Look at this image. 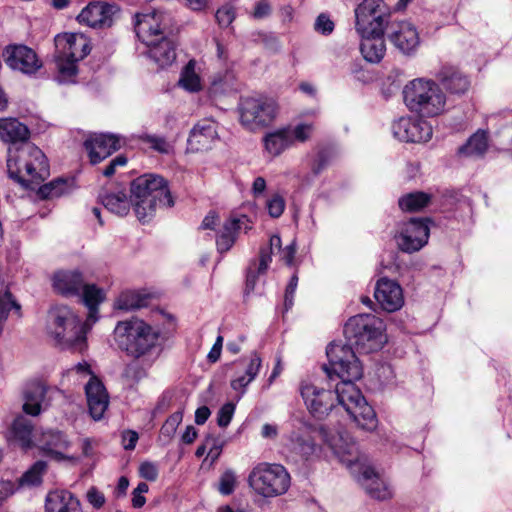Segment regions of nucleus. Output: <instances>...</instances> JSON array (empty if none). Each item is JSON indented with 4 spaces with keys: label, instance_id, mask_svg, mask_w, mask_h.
<instances>
[{
    "label": "nucleus",
    "instance_id": "obj_35",
    "mask_svg": "<svg viewBox=\"0 0 512 512\" xmlns=\"http://www.w3.org/2000/svg\"><path fill=\"white\" fill-rule=\"evenodd\" d=\"M47 392L46 386L41 382H32L24 391L23 411L31 416L41 413L42 403Z\"/></svg>",
    "mask_w": 512,
    "mask_h": 512
},
{
    "label": "nucleus",
    "instance_id": "obj_32",
    "mask_svg": "<svg viewBox=\"0 0 512 512\" xmlns=\"http://www.w3.org/2000/svg\"><path fill=\"white\" fill-rule=\"evenodd\" d=\"M69 447V441L66 436L60 431L48 430L42 433L39 439V448L47 456L62 460L66 457L63 455L62 450Z\"/></svg>",
    "mask_w": 512,
    "mask_h": 512
},
{
    "label": "nucleus",
    "instance_id": "obj_10",
    "mask_svg": "<svg viewBox=\"0 0 512 512\" xmlns=\"http://www.w3.org/2000/svg\"><path fill=\"white\" fill-rule=\"evenodd\" d=\"M57 55L55 57L60 84L74 83L77 75L76 63L91 51L89 39L80 33H66L55 38Z\"/></svg>",
    "mask_w": 512,
    "mask_h": 512
},
{
    "label": "nucleus",
    "instance_id": "obj_29",
    "mask_svg": "<svg viewBox=\"0 0 512 512\" xmlns=\"http://www.w3.org/2000/svg\"><path fill=\"white\" fill-rule=\"evenodd\" d=\"M54 290L65 296H80L84 279L78 270H60L52 278Z\"/></svg>",
    "mask_w": 512,
    "mask_h": 512
},
{
    "label": "nucleus",
    "instance_id": "obj_62",
    "mask_svg": "<svg viewBox=\"0 0 512 512\" xmlns=\"http://www.w3.org/2000/svg\"><path fill=\"white\" fill-rule=\"evenodd\" d=\"M219 217L216 212H209L202 221L201 228L202 229H215L218 223Z\"/></svg>",
    "mask_w": 512,
    "mask_h": 512
},
{
    "label": "nucleus",
    "instance_id": "obj_48",
    "mask_svg": "<svg viewBox=\"0 0 512 512\" xmlns=\"http://www.w3.org/2000/svg\"><path fill=\"white\" fill-rule=\"evenodd\" d=\"M182 419L183 414L180 411L170 415L161 427L160 439H164L166 442H169L176 433L177 427L182 422Z\"/></svg>",
    "mask_w": 512,
    "mask_h": 512
},
{
    "label": "nucleus",
    "instance_id": "obj_34",
    "mask_svg": "<svg viewBox=\"0 0 512 512\" xmlns=\"http://www.w3.org/2000/svg\"><path fill=\"white\" fill-rule=\"evenodd\" d=\"M149 47V57L153 59L160 67H165L174 62L176 59V50L174 42L162 36L160 40H154Z\"/></svg>",
    "mask_w": 512,
    "mask_h": 512
},
{
    "label": "nucleus",
    "instance_id": "obj_61",
    "mask_svg": "<svg viewBox=\"0 0 512 512\" xmlns=\"http://www.w3.org/2000/svg\"><path fill=\"white\" fill-rule=\"evenodd\" d=\"M138 434L135 431L127 430L122 434V444L125 450H133L138 441Z\"/></svg>",
    "mask_w": 512,
    "mask_h": 512
},
{
    "label": "nucleus",
    "instance_id": "obj_5",
    "mask_svg": "<svg viewBox=\"0 0 512 512\" xmlns=\"http://www.w3.org/2000/svg\"><path fill=\"white\" fill-rule=\"evenodd\" d=\"M92 325L87 320L82 322L68 306L60 305L49 310L46 331L62 349L82 352L86 348L87 332Z\"/></svg>",
    "mask_w": 512,
    "mask_h": 512
},
{
    "label": "nucleus",
    "instance_id": "obj_57",
    "mask_svg": "<svg viewBox=\"0 0 512 512\" xmlns=\"http://www.w3.org/2000/svg\"><path fill=\"white\" fill-rule=\"evenodd\" d=\"M272 12L270 3L267 0L258 1L255 4L251 17L256 20L267 18Z\"/></svg>",
    "mask_w": 512,
    "mask_h": 512
},
{
    "label": "nucleus",
    "instance_id": "obj_46",
    "mask_svg": "<svg viewBox=\"0 0 512 512\" xmlns=\"http://www.w3.org/2000/svg\"><path fill=\"white\" fill-rule=\"evenodd\" d=\"M236 15L235 0H229L217 9L215 19L220 28H228L236 19Z\"/></svg>",
    "mask_w": 512,
    "mask_h": 512
},
{
    "label": "nucleus",
    "instance_id": "obj_44",
    "mask_svg": "<svg viewBox=\"0 0 512 512\" xmlns=\"http://www.w3.org/2000/svg\"><path fill=\"white\" fill-rule=\"evenodd\" d=\"M196 61L190 60L182 69L178 81L180 87L189 92H197L202 88L200 76L195 71Z\"/></svg>",
    "mask_w": 512,
    "mask_h": 512
},
{
    "label": "nucleus",
    "instance_id": "obj_9",
    "mask_svg": "<svg viewBox=\"0 0 512 512\" xmlns=\"http://www.w3.org/2000/svg\"><path fill=\"white\" fill-rule=\"evenodd\" d=\"M344 335L348 342L346 347L354 353L353 348L359 353L376 352L387 342L385 324L373 314H357L350 317L344 326Z\"/></svg>",
    "mask_w": 512,
    "mask_h": 512
},
{
    "label": "nucleus",
    "instance_id": "obj_43",
    "mask_svg": "<svg viewBox=\"0 0 512 512\" xmlns=\"http://www.w3.org/2000/svg\"><path fill=\"white\" fill-rule=\"evenodd\" d=\"M288 449L295 454L307 459L315 452V443L309 436H301L296 432H293L286 444Z\"/></svg>",
    "mask_w": 512,
    "mask_h": 512
},
{
    "label": "nucleus",
    "instance_id": "obj_7",
    "mask_svg": "<svg viewBox=\"0 0 512 512\" xmlns=\"http://www.w3.org/2000/svg\"><path fill=\"white\" fill-rule=\"evenodd\" d=\"M131 205L138 220L148 222L157 207L174 205L167 181L155 174H144L131 183Z\"/></svg>",
    "mask_w": 512,
    "mask_h": 512
},
{
    "label": "nucleus",
    "instance_id": "obj_59",
    "mask_svg": "<svg viewBox=\"0 0 512 512\" xmlns=\"http://www.w3.org/2000/svg\"><path fill=\"white\" fill-rule=\"evenodd\" d=\"M87 501L95 508L100 509L105 503V496L102 492H100L96 487H91L88 489Z\"/></svg>",
    "mask_w": 512,
    "mask_h": 512
},
{
    "label": "nucleus",
    "instance_id": "obj_11",
    "mask_svg": "<svg viewBox=\"0 0 512 512\" xmlns=\"http://www.w3.org/2000/svg\"><path fill=\"white\" fill-rule=\"evenodd\" d=\"M354 13L359 35H384L392 22L390 7L383 0H363Z\"/></svg>",
    "mask_w": 512,
    "mask_h": 512
},
{
    "label": "nucleus",
    "instance_id": "obj_56",
    "mask_svg": "<svg viewBox=\"0 0 512 512\" xmlns=\"http://www.w3.org/2000/svg\"><path fill=\"white\" fill-rule=\"evenodd\" d=\"M139 474L145 480L155 481L158 477V468L156 464L146 461L141 463L139 467Z\"/></svg>",
    "mask_w": 512,
    "mask_h": 512
},
{
    "label": "nucleus",
    "instance_id": "obj_4",
    "mask_svg": "<svg viewBox=\"0 0 512 512\" xmlns=\"http://www.w3.org/2000/svg\"><path fill=\"white\" fill-rule=\"evenodd\" d=\"M329 445L339 459L360 483L370 497L384 501L392 497L388 483L367 463L356 443L347 431H339L329 440Z\"/></svg>",
    "mask_w": 512,
    "mask_h": 512
},
{
    "label": "nucleus",
    "instance_id": "obj_30",
    "mask_svg": "<svg viewBox=\"0 0 512 512\" xmlns=\"http://www.w3.org/2000/svg\"><path fill=\"white\" fill-rule=\"evenodd\" d=\"M45 512H83L79 499L67 490L50 491L46 496Z\"/></svg>",
    "mask_w": 512,
    "mask_h": 512
},
{
    "label": "nucleus",
    "instance_id": "obj_19",
    "mask_svg": "<svg viewBox=\"0 0 512 512\" xmlns=\"http://www.w3.org/2000/svg\"><path fill=\"white\" fill-rule=\"evenodd\" d=\"M392 133L401 142L422 143L432 138L433 129L429 122L407 116L393 122Z\"/></svg>",
    "mask_w": 512,
    "mask_h": 512
},
{
    "label": "nucleus",
    "instance_id": "obj_1",
    "mask_svg": "<svg viewBox=\"0 0 512 512\" xmlns=\"http://www.w3.org/2000/svg\"><path fill=\"white\" fill-rule=\"evenodd\" d=\"M326 355L328 364L323 366V370L328 379L341 380L333 392L335 402L345 409L360 428L374 430L377 426L376 414L354 383L363 373L356 354L349 347L332 342L326 348Z\"/></svg>",
    "mask_w": 512,
    "mask_h": 512
},
{
    "label": "nucleus",
    "instance_id": "obj_24",
    "mask_svg": "<svg viewBox=\"0 0 512 512\" xmlns=\"http://www.w3.org/2000/svg\"><path fill=\"white\" fill-rule=\"evenodd\" d=\"M435 81L445 93L461 97L468 93L471 80L462 70L453 65H443L435 73Z\"/></svg>",
    "mask_w": 512,
    "mask_h": 512
},
{
    "label": "nucleus",
    "instance_id": "obj_2",
    "mask_svg": "<svg viewBox=\"0 0 512 512\" xmlns=\"http://www.w3.org/2000/svg\"><path fill=\"white\" fill-rule=\"evenodd\" d=\"M326 355L328 364L323 366V370L328 379L341 380L333 392L335 402L345 409L360 428L374 430L377 426L376 414L354 383L363 373L356 354L349 347L332 342L326 348Z\"/></svg>",
    "mask_w": 512,
    "mask_h": 512
},
{
    "label": "nucleus",
    "instance_id": "obj_50",
    "mask_svg": "<svg viewBox=\"0 0 512 512\" xmlns=\"http://www.w3.org/2000/svg\"><path fill=\"white\" fill-rule=\"evenodd\" d=\"M143 141L148 143L152 149L162 154H169L173 150L172 144L162 136L145 135Z\"/></svg>",
    "mask_w": 512,
    "mask_h": 512
},
{
    "label": "nucleus",
    "instance_id": "obj_54",
    "mask_svg": "<svg viewBox=\"0 0 512 512\" xmlns=\"http://www.w3.org/2000/svg\"><path fill=\"white\" fill-rule=\"evenodd\" d=\"M236 405L232 402L225 403L218 411L217 423L220 427H227L234 415Z\"/></svg>",
    "mask_w": 512,
    "mask_h": 512
},
{
    "label": "nucleus",
    "instance_id": "obj_55",
    "mask_svg": "<svg viewBox=\"0 0 512 512\" xmlns=\"http://www.w3.org/2000/svg\"><path fill=\"white\" fill-rule=\"evenodd\" d=\"M235 475L232 471H226L220 479L219 491L223 495H229L235 488Z\"/></svg>",
    "mask_w": 512,
    "mask_h": 512
},
{
    "label": "nucleus",
    "instance_id": "obj_53",
    "mask_svg": "<svg viewBox=\"0 0 512 512\" xmlns=\"http://www.w3.org/2000/svg\"><path fill=\"white\" fill-rule=\"evenodd\" d=\"M207 457L211 462H215L221 455L223 448V441L219 437L209 435L206 437Z\"/></svg>",
    "mask_w": 512,
    "mask_h": 512
},
{
    "label": "nucleus",
    "instance_id": "obj_47",
    "mask_svg": "<svg viewBox=\"0 0 512 512\" xmlns=\"http://www.w3.org/2000/svg\"><path fill=\"white\" fill-rule=\"evenodd\" d=\"M67 190V181L63 179H57L41 186L39 188V195L42 198H56L65 194Z\"/></svg>",
    "mask_w": 512,
    "mask_h": 512
},
{
    "label": "nucleus",
    "instance_id": "obj_39",
    "mask_svg": "<svg viewBox=\"0 0 512 512\" xmlns=\"http://www.w3.org/2000/svg\"><path fill=\"white\" fill-rule=\"evenodd\" d=\"M99 199L107 210L116 215L125 216L130 210L131 199L123 191L101 193Z\"/></svg>",
    "mask_w": 512,
    "mask_h": 512
},
{
    "label": "nucleus",
    "instance_id": "obj_17",
    "mask_svg": "<svg viewBox=\"0 0 512 512\" xmlns=\"http://www.w3.org/2000/svg\"><path fill=\"white\" fill-rule=\"evenodd\" d=\"M313 130L310 124H298L295 127H284L267 133L264 138L266 152L275 157L279 156L295 142H305Z\"/></svg>",
    "mask_w": 512,
    "mask_h": 512
},
{
    "label": "nucleus",
    "instance_id": "obj_52",
    "mask_svg": "<svg viewBox=\"0 0 512 512\" xmlns=\"http://www.w3.org/2000/svg\"><path fill=\"white\" fill-rule=\"evenodd\" d=\"M334 28L335 24L328 14L321 13L317 16L314 23V30L317 33L328 36L334 31Z\"/></svg>",
    "mask_w": 512,
    "mask_h": 512
},
{
    "label": "nucleus",
    "instance_id": "obj_23",
    "mask_svg": "<svg viewBox=\"0 0 512 512\" xmlns=\"http://www.w3.org/2000/svg\"><path fill=\"white\" fill-rule=\"evenodd\" d=\"M167 20L168 15L158 10L136 14L135 31L137 37L146 45H151L158 36L164 34Z\"/></svg>",
    "mask_w": 512,
    "mask_h": 512
},
{
    "label": "nucleus",
    "instance_id": "obj_18",
    "mask_svg": "<svg viewBox=\"0 0 512 512\" xmlns=\"http://www.w3.org/2000/svg\"><path fill=\"white\" fill-rule=\"evenodd\" d=\"M119 13L120 8L116 3L97 0L84 7L77 16V20L80 24L91 28L105 29L114 24Z\"/></svg>",
    "mask_w": 512,
    "mask_h": 512
},
{
    "label": "nucleus",
    "instance_id": "obj_25",
    "mask_svg": "<svg viewBox=\"0 0 512 512\" xmlns=\"http://www.w3.org/2000/svg\"><path fill=\"white\" fill-rule=\"evenodd\" d=\"M374 297L380 307L387 312H395L404 304L402 287L397 281L387 277L377 281Z\"/></svg>",
    "mask_w": 512,
    "mask_h": 512
},
{
    "label": "nucleus",
    "instance_id": "obj_36",
    "mask_svg": "<svg viewBox=\"0 0 512 512\" xmlns=\"http://www.w3.org/2000/svg\"><path fill=\"white\" fill-rule=\"evenodd\" d=\"M360 51L367 62L378 63L385 55L384 35H360Z\"/></svg>",
    "mask_w": 512,
    "mask_h": 512
},
{
    "label": "nucleus",
    "instance_id": "obj_13",
    "mask_svg": "<svg viewBox=\"0 0 512 512\" xmlns=\"http://www.w3.org/2000/svg\"><path fill=\"white\" fill-rule=\"evenodd\" d=\"M249 484L264 497L281 495L290 485V475L280 464L261 463L249 475Z\"/></svg>",
    "mask_w": 512,
    "mask_h": 512
},
{
    "label": "nucleus",
    "instance_id": "obj_26",
    "mask_svg": "<svg viewBox=\"0 0 512 512\" xmlns=\"http://www.w3.org/2000/svg\"><path fill=\"white\" fill-rule=\"evenodd\" d=\"M252 229V221L246 215L231 216L216 236L217 251L221 254L229 251L236 242L238 234Z\"/></svg>",
    "mask_w": 512,
    "mask_h": 512
},
{
    "label": "nucleus",
    "instance_id": "obj_31",
    "mask_svg": "<svg viewBox=\"0 0 512 512\" xmlns=\"http://www.w3.org/2000/svg\"><path fill=\"white\" fill-rule=\"evenodd\" d=\"M239 364L243 365L244 373L235 376L230 383L231 388L239 392L237 401L246 393V388L258 375L262 360L256 353H253L248 361L240 360Z\"/></svg>",
    "mask_w": 512,
    "mask_h": 512
},
{
    "label": "nucleus",
    "instance_id": "obj_27",
    "mask_svg": "<svg viewBox=\"0 0 512 512\" xmlns=\"http://www.w3.org/2000/svg\"><path fill=\"white\" fill-rule=\"evenodd\" d=\"M90 162L97 164L120 149L121 139L114 134H93L84 142Z\"/></svg>",
    "mask_w": 512,
    "mask_h": 512
},
{
    "label": "nucleus",
    "instance_id": "obj_28",
    "mask_svg": "<svg viewBox=\"0 0 512 512\" xmlns=\"http://www.w3.org/2000/svg\"><path fill=\"white\" fill-rule=\"evenodd\" d=\"M218 139L216 123L211 120L199 121L190 131L187 149L190 152H203L211 149Z\"/></svg>",
    "mask_w": 512,
    "mask_h": 512
},
{
    "label": "nucleus",
    "instance_id": "obj_15",
    "mask_svg": "<svg viewBox=\"0 0 512 512\" xmlns=\"http://www.w3.org/2000/svg\"><path fill=\"white\" fill-rule=\"evenodd\" d=\"M429 218H410L397 224L394 240L397 248L407 254L420 251L430 237Z\"/></svg>",
    "mask_w": 512,
    "mask_h": 512
},
{
    "label": "nucleus",
    "instance_id": "obj_37",
    "mask_svg": "<svg viewBox=\"0 0 512 512\" xmlns=\"http://www.w3.org/2000/svg\"><path fill=\"white\" fill-rule=\"evenodd\" d=\"M151 294L145 290L123 291L115 301V308L122 311H134L149 305Z\"/></svg>",
    "mask_w": 512,
    "mask_h": 512
},
{
    "label": "nucleus",
    "instance_id": "obj_8",
    "mask_svg": "<svg viewBox=\"0 0 512 512\" xmlns=\"http://www.w3.org/2000/svg\"><path fill=\"white\" fill-rule=\"evenodd\" d=\"M402 94L406 107L421 118L437 117L446 111L447 94L434 79L415 78L404 86Z\"/></svg>",
    "mask_w": 512,
    "mask_h": 512
},
{
    "label": "nucleus",
    "instance_id": "obj_58",
    "mask_svg": "<svg viewBox=\"0 0 512 512\" xmlns=\"http://www.w3.org/2000/svg\"><path fill=\"white\" fill-rule=\"evenodd\" d=\"M148 490L149 487L145 482H140L133 490L132 505L134 508H141L145 504L146 499L143 494L148 492Z\"/></svg>",
    "mask_w": 512,
    "mask_h": 512
},
{
    "label": "nucleus",
    "instance_id": "obj_42",
    "mask_svg": "<svg viewBox=\"0 0 512 512\" xmlns=\"http://www.w3.org/2000/svg\"><path fill=\"white\" fill-rule=\"evenodd\" d=\"M32 422L25 416H18L12 425L14 438L19 441L23 449H29L32 446Z\"/></svg>",
    "mask_w": 512,
    "mask_h": 512
},
{
    "label": "nucleus",
    "instance_id": "obj_14",
    "mask_svg": "<svg viewBox=\"0 0 512 512\" xmlns=\"http://www.w3.org/2000/svg\"><path fill=\"white\" fill-rule=\"evenodd\" d=\"M282 242L279 235H272L269 245L261 247L258 260L250 262L247 268L245 293L249 294L254 291L260 276L265 275L270 263L272 262V254L274 249L281 252V259L287 264L292 265L296 254V243L292 241L284 249L281 248Z\"/></svg>",
    "mask_w": 512,
    "mask_h": 512
},
{
    "label": "nucleus",
    "instance_id": "obj_64",
    "mask_svg": "<svg viewBox=\"0 0 512 512\" xmlns=\"http://www.w3.org/2000/svg\"><path fill=\"white\" fill-rule=\"evenodd\" d=\"M278 435V427L274 424L266 423L262 426L261 436L265 439H275Z\"/></svg>",
    "mask_w": 512,
    "mask_h": 512
},
{
    "label": "nucleus",
    "instance_id": "obj_20",
    "mask_svg": "<svg viewBox=\"0 0 512 512\" xmlns=\"http://www.w3.org/2000/svg\"><path fill=\"white\" fill-rule=\"evenodd\" d=\"M300 394L310 413L318 419L327 416L335 407L334 393L311 382L303 381L301 383Z\"/></svg>",
    "mask_w": 512,
    "mask_h": 512
},
{
    "label": "nucleus",
    "instance_id": "obj_40",
    "mask_svg": "<svg viewBox=\"0 0 512 512\" xmlns=\"http://www.w3.org/2000/svg\"><path fill=\"white\" fill-rule=\"evenodd\" d=\"M432 196L423 191H414L402 195L398 199L399 208L403 212H418L427 207L431 202Z\"/></svg>",
    "mask_w": 512,
    "mask_h": 512
},
{
    "label": "nucleus",
    "instance_id": "obj_22",
    "mask_svg": "<svg viewBox=\"0 0 512 512\" xmlns=\"http://www.w3.org/2000/svg\"><path fill=\"white\" fill-rule=\"evenodd\" d=\"M3 55L6 64L13 70L31 75L36 73L42 66L36 52L30 47L22 44L8 45Z\"/></svg>",
    "mask_w": 512,
    "mask_h": 512
},
{
    "label": "nucleus",
    "instance_id": "obj_6",
    "mask_svg": "<svg viewBox=\"0 0 512 512\" xmlns=\"http://www.w3.org/2000/svg\"><path fill=\"white\" fill-rule=\"evenodd\" d=\"M8 175L25 188L45 180L49 176V164L45 154L33 143L23 142L9 147Z\"/></svg>",
    "mask_w": 512,
    "mask_h": 512
},
{
    "label": "nucleus",
    "instance_id": "obj_33",
    "mask_svg": "<svg viewBox=\"0 0 512 512\" xmlns=\"http://www.w3.org/2000/svg\"><path fill=\"white\" fill-rule=\"evenodd\" d=\"M0 138L11 143L10 147L19 146L20 143L28 142L29 129L15 118L0 119Z\"/></svg>",
    "mask_w": 512,
    "mask_h": 512
},
{
    "label": "nucleus",
    "instance_id": "obj_16",
    "mask_svg": "<svg viewBox=\"0 0 512 512\" xmlns=\"http://www.w3.org/2000/svg\"><path fill=\"white\" fill-rule=\"evenodd\" d=\"M69 374H76L80 377H90L89 381L85 385L88 409L94 420H100L109 404L108 393L103 383L93 374L90 365L85 361L76 364L71 370H69Z\"/></svg>",
    "mask_w": 512,
    "mask_h": 512
},
{
    "label": "nucleus",
    "instance_id": "obj_3",
    "mask_svg": "<svg viewBox=\"0 0 512 512\" xmlns=\"http://www.w3.org/2000/svg\"><path fill=\"white\" fill-rule=\"evenodd\" d=\"M159 331L138 317L119 321L114 328V340L118 347L136 361L127 366L126 373H134L138 380L145 375V370L138 369V360L150 367L159 356Z\"/></svg>",
    "mask_w": 512,
    "mask_h": 512
},
{
    "label": "nucleus",
    "instance_id": "obj_63",
    "mask_svg": "<svg viewBox=\"0 0 512 512\" xmlns=\"http://www.w3.org/2000/svg\"><path fill=\"white\" fill-rule=\"evenodd\" d=\"M15 485L11 481H0V502L8 498L14 492Z\"/></svg>",
    "mask_w": 512,
    "mask_h": 512
},
{
    "label": "nucleus",
    "instance_id": "obj_51",
    "mask_svg": "<svg viewBox=\"0 0 512 512\" xmlns=\"http://www.w3.org/2000/svg\"><path fill=\"white\" fill-rule=\"evenodd\" d=\"M285 200L280 194L272 195L266 202V208L272 218H279L285 210Z\"/></svg>",
    "mask_w": 512,
    "mask_h": 512
},
{
    "label": "nucleus",
    "instance_id": "obj_38",
    "mask_svg": "<svg viewBox=\"0 0 512 512\" xmlns=\"http://www.w3.org/2000/svg\"><path fill=\"white\" fill-rule=\"evenodd\" d=\"M80 296L89 311L87 321L94 324L98 320V306L104 301L105 292L95 284L83 283Z\"/></svg>",
    "mask_w": 512,
    "mask_h": 512
},
{
    "label": "nucleus",
    "instance_id": "obj_12",
    "mask_svg": "<svg viewBox=\"0 0 512 512\" xmlns=\"http://www.w3.org/2000/svg\"><path fill=\"white\" fill-rule=\"evenodd\" d=\"M240 123L250 131L268 126L276 117L274 99L265 95L241 97L238 104Z\"/></svg>",
    "mask_w": 512,
    "mask_h": 512
},
{
    "label": "nucleus",
    "instance_id": "obj_45",
    "mask_svg": "<svg viewBox=\"0 0 512 512\" xmlns=\"http://www.w3.org/2000/svg\"><path fill=\"white\" fill-rule=\"evenodd\" d=\"M20 305L13 298L7 287L0 289V334L3 330V323L7 320L12 309L20 311Z\"/></svg>",
    "mask_w": 512,
    "mask_h": 512
},
{
    "label": "nucleus",
    "instance_id": "obj_49",
    "mask_svg": "<svg viewBox=\"0 0 512 512\" xmlns=\"http://www.w3.org/2000/svg\"><path fill=\"white\" fill-rule=\"evenodd\" d=\"M46 469L44 461H37L28 471L21 477L22 485H38L42 481V475Z\"/></svg>",
    "mask_w": 512,
    "mask_h": 512
},
{
    "label": "nucleus",
    "instance_id": "obj_41",
    "mask_svg": "<svg viewBox=\"0 0 512 512\" xmlns=\"http://www.w3.org/2000/svg\"><path fill=\"white\" fill-rule=\"evenodd\" d=\"M488 148V135L485 131L479 130L474 133L465 145L459 148V154L482 157Z\"/></svg>",
    "mask_w": 512,
    "mask_h": 512
},
{
    "label": "nucleus",
    "instance_id": "obj_60",
    "mask_svg": "<svg viewBox=\"0 0 512 512\" xmlns=\"http://www.w3.org/2000/svg\"><path fill=\"white\" fill-rule=\"evenodd\" d=\"M127 164V157L124 155H118L110 161V163L103 170V175L111 177L114 175L117 167H123Z\"/></svg>",
    "mask_w": 512,
    "mask_h": 512
},
{
    "label": "nucleus",
    "instance_id": "obj_21",
    "mask_svg": "<svg viewBox=\"0 0 512 512\" xmlns=\"http://www.w3.org/2000/svg\"><path fill=\"white\" fill-rule=\"evenodd\" d=\"M388 40L404 55H413L420 45L417 28L409 21H392L386 30Z\"/></svg>",
    "mask_w": 512,
    "mask_h": 512
}]
</instances>
